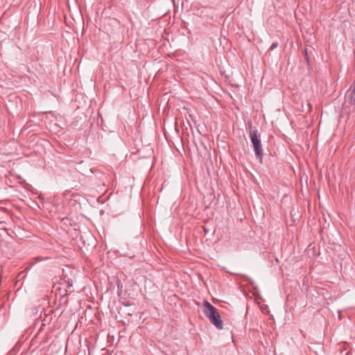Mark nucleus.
<instances>
[{"label":"nucleus","mask_w":355,"mask_h":355,"mask_svg":"<svg viewBox=\"0 0 355 355\" xmlns=\"http://www.w3.org/2000/svg\"><path fill=\"white\" fill-rule=\"evenodd\" d=\"M250 138L253 146L256 158L262 163L263 161V152L261 140L258 138V131L257 130H250Z\"/></svg>","instance_id":"2"},{"label":"nucleus","mask_w":355,"mask_h":355,"mask_svg":"<svg viewBox=\"0 0 355 355\" xmlns=\"http://www.w3.org/2000/svg\"><path fill=\"white\" fill-rule=\"evenodd\" d=\"M105 187V182L104 181H101V184H98L97 185V188H95L96 190L98 189V187Z\"/></svg>","instance_id":"6"},{"label":"nucleus","mask_w":355,"mask_h":355,"mask_svg":"<svg viewBox=\"0 0 355 355\" xmlns=\"http://www.w3.org/2000/svg\"><path fill=\"white\" fill-rule=\"evenodd\" d=\"M304 53H305L306 58L308 60L306 49L304 50Z\"/></svg>","instance_id":"8"},{"label":"nucleus","mask_w":355,"mask_h":355,"mask_svg":"<svg viewBox=\"0 0 355 355\" xmlns=\"http://www.w3.org/2000/svg\"><path fill=\"white\" fill-rule=\"evenodd\" d=\"M81 165H82V163H79L78 165V170H80L81 169Z\"/></svg>","instance_id":"7"},{"label":"nucleus","mask_w":355,"mask_h":355,"mask_svg":"<svg viewBox=\"0 0 355 355\" xmlns=\"http://www.w3.org/2000/svg\"><path fill=\"white\" fill-rule=\"evenodd\" d=\"M86 23V27L89 26V17L86 15L85 19H84V24Z\"/></svg>","instance_id":"5"},{"label":"nucleus","mask_w":355,"mask_h":355,"mask_svg":"<svg viewBox=\"0 0 355 355\" xmlns=\"http://www.w3.org/2000/svg\"><path fill=\"white\" fill-rule=\"evenodd\" d=\"M204 312L209 321L218 329H223V321L221 317L217 311V309L209 302L205 300L203 302Z\"/></svg>","instance_id":"1"},{"label":"nucleus","mask_w":355,"mask_h":355,"mask_svg":"<svg viewBox=\"0 0 355 355\" xmlns=\"http://www.w3.org/2000/svg\"><path fill=\"white\" fill-rule=\"evenodd\" d=\"M345 98L350 105H355V81L347 91Z\"/></svg>","instance_id":"3"},{"label":"nucleus","mask_w":355,"mask_h":355,"mask_svg":"<svg viewBox=\"0 0 355 355\" xmlns=\"http://www.w3.org/2000/svg\"><path fill=\"white\" fill-rule=\"evenodd\" d=\"M277 46H278V43L277 42H273L271 44V46H270L269 50L272 51L275 49H276L277 47Z\"/></svg>","instance_id":"4"}]
</instances>
